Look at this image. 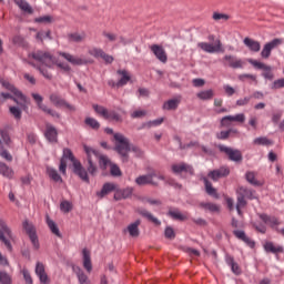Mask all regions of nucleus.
Instances as JSON below:
<instances>
[{
    "mask_svg": "<svg viewBox=\"0 0 284 284\" xmlns=\"http://www.w3.org/2000/svg\"><path fill=\"white\" fill-rule=\"evenodd\" d=\"M1 83L4 90H8L9 92H11V94L2 92L1 93L2 99H11V101H14V103L18 105V106H9L10 114H12L16 121H21L23 110H28V98L23 94V92L14 88V84H12L10 81L2 80Z\"/></svg>",
    "mask_w": 284,
    "mask_h": 284,
    "instance_id": "f257e3e1",
    "label": "nucleus"
},
{
    "mask_svg": "<svg viewBox=\"0 0 284 284\" xmlns=\"http://www.w3.org/2000/svg\"><path fill=\"white\" fill-rule=\"evenodd\" d=\"M28 59L29 65L39 70L44 79H48L49 81L52 79V73L48 72L47 68H52V65L57 63V58L52 55L50 51L36 50L29 53Z\"/></svg>",
    "mask_w": 284,
    "mask_h": 284,
    "instance_id": "f03ea898",
    "label": "nucleus"
},
{
    "mask_svg": "<svg viewBox=\"0 0 284 284\" xmlns=\"http://www.w3.org/2000/svg\"><path fill=\"white\" fill-rule=\"evenodd\" d=\"M71 161L73 165V172L79 176L84 183H90V178L88 176V171L85 168H83V164L77 158H74V153H72V150L65 148L63 149L62 158L60 160V166L59 170L61 174H65V170H68V163L65 160Z\"/></svg>",
    "mask_w": 284,
    "mask_h": 284,
    "instance_id": "7ed1b4c3",
    "label": "nucleus"
},
{
    "mask_svg": "<svg viewBox=\"0 0 284 284\" xmlns=\"http://www.w3.org/2000/svg\"><path fill=\"white\" fill-rule=\"evenodd\" d=\"M83 150L88 156V172L89 174H91L92 176H94V174H97V165L94 164V159H97V161H99V165L102 170H105L108 168V165H111L112 162H110V159L106 155H101V153H99V151L88 146V145H83ZM94 156V159H93Z\"/></svg>",
    "mask_w": 284,
    "mask_h": 284,
    "instance_id": "20e7f679",
    "label": "nucleus"
},
{
    "mask_svg": "<svg viewBox=\"0 0 284 284\" xmlns=\"http://www.w3.org/2000/svg\"><path fill=\"white\" fill-rule=\"evenodd\" d=\"M113 138L115 141V151L122 156L123 163H126L129 159L128 154L130 153V140L121 133H114Z\"/></svg>",
    "mask_w": 284,
    "mask_h": 284,
    "instance_id": "39448f33",
    "label": "nucleus"
},
{
    "mask_svg": "<svg viewBox=\"0 0 284 284\" xmlns=\"http://www.w3.org/2000/svg\"><path fill=\"white\" fill-rule=\"evenodd\" d=\"M207 39L209 41H214V43L212 44L210 42H199L197 48L202 49L203 52H207L209 54L223 52V43L221 42V40L216 39L214 34H210Z\"/></svg>",
    "mask_w": 284,
    "mask_h": 284,
    "instance_id": "423d86ee",
    "label": "nucleus"
},
{
    "mask_svg": "<svg viewBox=\"0 0 284 284\" xmlns=\"http://www.w3.org/2000/svg\"><path fill=\"white\" fill-rule=\"evenodd\" d=\"M1 245L2 247H6L7 252L12 254L14 234H12V230H10L4 223L1 224Z\"/></svg>",
    "mask_w": 284,
    "mask_h": 284,
    "instance_id": "0eeeda50",
    "label": "nucleus"
},
{
    "mask_svg": "<svg viewBox=\"0 0 284 284\" xmlns=\"http://www.w3.org/2000/svg\"><path fill=\"white\" fill-rule=\"evenodd\" d=\"M217 148L220 152L226 154L229 161H233L234 163H241L243 161V153L239 149H232L223 144H219Z\"/></svg>",
    "mask_w": 284,
    "mask_h": 284,
    "instance_id": "6e6552de",
    "label": "nucleus"
},
{
    "mask_svg": "<svg viewBox=\"0 0 284 284\" xmlns=\"http://www.w3.org/2000/svg\"><path fill=\"white\" fill-rule=\"evenodd\" d=\"M22 227L28 234L33 247L36 250H39L40 244H39V236H37V229L34 227V224L30 223L28 220H26L22 223Z\"/></svg>",
    "mask_w": 284,
    "mask_h": 284,
    "instance_id": "1a4fd4ad",
    "label": "nucleus"
},
{
    "mask_svg": "<svg viewBox=\"0 0 284 284\" xmlns=\"http://www.w3.org/2000/svg\"><path fill=\"white\" fill-rule=\"evenodd\" d=\"M31 97L36 101L39 110H42V112H45V114H49L50 116H53V119H60L61 115L59 114V112H57L55 110H52V109L48 108V105L43 104V97H41V94L32 93Z\"/></svg>",
    "mask_w": 284,
    "mask_h": 284,
    "instance_id": "9d476101",
    "label": "nucleus"
},
{
    "mask_svg": "<svg viewBox=\"0 0 284 284\" xmlns=\"http://www.w3.org/2000/svg\"><path fill=\"white\" fill-rule=\"evenodd\" d=\"M278 45H283V39L275 38L272 41L264 44L261 51L262 59H270V57H272V50L278 48Z\"/></svg>",
    "mask_w": 284,
    "mask_h": 284,
    "instance_id": "9b49d317",
    "label": "nucleus"
},
{
    "mask_svg": "<svg viewBox=\"0 0 284 284\" xmlns=\"http://www.w3.org/2000/svg\"><path fill=\"white\" fill-rule=\"evenodd\" d=\"M223 61L224 65H227L233 70H242V68H245V60L240 59L236 55H224Z\"/></svg>",
    "mask_w": 284,
    "mask_h": 284,
    "instance_id": "f8f14e48",
    "label": "nucleus"
},
{
    "mask_svg": "<svg viewBox=\"0 0 284 284\" xmlns=\"http://www.w3.org/2000/svg\"><path fill=\"white\" fill-rule=\"evenodd\" d=\"M49 99L55 108H65L67 110H69V112H75V110H77V108H74V105L68 103V101H65V99L61 98V95H59L57 93H52L49 97Z\"/></svg>",
    "mask_w": 284,
    "mask_h": 284,
    "instance_id": "ddd939ff",
    "label": "nucleus"
},
{
    "mask_svg": "<svg viewBox=\"0 0 284 284\" xmlns=\"http://www.w3.org/2000/svg\"><path fill=\"white\" fill-rule=\"evenodd\" d=\"M156 176V171H152L149 174L140 175L135 179L136 185H159V183L154 182L153 179Z\"/></svg>",
    "mask_w": 284,
    "mask_h": 284,
    "instance_id": "4468645a",
    "label": "nucleus"
},
{
    "mask_svg": "<svg viewBox=\"0 0 284 284\" xmlns=\"http://www.w3.org/2000/svg\"><path fill=\"white\" fill-rule=\"evenodd\" d=\"M150 50L153 52L158 61H161V63H168V53H165V49H163L162 45L152 44Z\"/></svg>",
    "mask_w": 284,
    "mask_h": 284,
    "instance_id": "2eb2a0df",
    "label": "nucleus"
},
{
    "mask_svg": "<svg viewBox=\"0 0 284 284\" xmlns=\"http://www.w3.org/2000/svg\"><path fill=\"white\" fill-rule=\"evenodd\" d=\"M207 176L209 179H212V181H219V179L230 176V168L221 166L220 169L210 171Z\"/></svg>",
    "mask_w": 284,
    "mask_h": 284,
    "instance_id": "dca6fc26",
    "label": "nucleus"
},
{
    "mask_svg": "<svg viewBox=\"0 0 284 284\" xmlns=\"http://www.w3.org/2000/svg\"><path fill=\"white\" fill-rule=\"evenodd\" d=\"M44 136L49 143H58L59 141V132L57 131V128L50 123L45 125Z\"/></svg>",
    "mask_w": 284,
    "mask_h": 284,
    "instance_id": "f3484780",
    "label": "nucleus"
},
{
    "mask_svg": "<svg viewBox=\"0 0 284 284\" xmlns=\"http://www.w3.org/2000/svg\"><path fill=\"white\" fill-rule=\"evenodd\" d=\"M36 274L41 284H50V276L45 273V266L43 263L38 262L36 265Z\"/></svg>",
    "mask_w": 284,
    "mask_h": 284,
    "instance_id": "a211bd4d",
    "label": "nucleus"
},
{
    "mask_svg": "<svg viewBox=\"0 0 284 284\" xmlns=\"http://www.w3.org/2000/svg\"><path fill=\"white\" fill-rule=\"evenodd\" d=\"M233 235L239 241H243V243H245V245H247L252 250H254V247L256 246V243L252 239H250L247 234H245V231L235 230L233 231Z\"/></svg>",
    "mask_w": 284,
    "mask_h": 284,
    "instance_id": "6ab92c4d",
    "label": "nucleus"
},
{
    "mask_svg": "<svg viewBox=\"0 0 284 284\" xmlns=\"http://www.w3.org/2000/svg\"><path fill=\"white\" fill-rule=\"evenodd\" d=\"M59 54L60 57H63V59H65V61H68L72 65H85L88 63V60L72 55L70 53L60 52Z\"/></svg>",
    "mask_w": 284,
    "mask_h": 284,
    "instance_id": "aec40b11",
    "label": "nucleus"
},
{
    "mask_svg": "<svg viewBox=\"0 0 284 284\" xmlns=\"http://www.w3.org/2000/svg\"><path fill=\"white\" fill-rule=\"evenodd\" d=\"M172 172H174V174H181L183 172H186V174H194V169L190 164L182 162L179 164H173Z\"/></svg>",
    "mask_w": 284,
    "mask_h": 284,
    "instance_id": "412c9836",
    "label": "nucleus"
},
{
    "mask_svg": "<svg viewBox=\"0 0 284 284\" xmlns=\"http://www.w3.org/2000/svg\"><path fill=\"white\" fill-rule=\"evenodd\" d=\"M116 190H119V185L106 182L103 184L101 191L97 193V195L100 196V199H103V196H108V194L111 192H116Z\"/></svg>",
    "mask_w": 284,
    "mask_h": 284,
    "instance_id": "4be33fe9",
    "label": "nucleus"
},
{
    "mask_svg": "<svg viewBox=\"0 0 284 284\" xmlns=\"http://www.w3.org/2000/svg\"><path fill=\"white\" fill-rule=\"evenodd\" d=\"M264 250L268 254H283L284 248L282 245H276L273 242H265Z\"/></svg>",
    "mask_w": 284,
    "mask_h": 284,
    "instance_id": "5701e85b",
    "label": "nucleus"
},
{
    "mask_svg": "<svg viewBox=\"0 0 284 284\" xmlns=\"http://www.w3.org/2000/svg\"><path fill=\"white\" fill-rule=\"evenodd\" d=\"M244 45L248 48L251 52H261V42L252 39V38H245L243 40Z\"/></svg>",
    "mask_w": 284,
    "mask_h": 284,
    "instance_id": "b1692460",
    "label": "nucleus"
},
{
    "mask_svg": "<svg viewBox=\"0 0 284 284\" xmlns=\"http://www.w3.org/2000/svg\"><path fill=\"white\" fill-rule=\"evenodd\" d=\"M136 212H138V214H140V216L148 219L154 225H161V221L159 219H156L154 215H152L148 210L139 207L136 210Z\"/></svg>",
    "mask_w": 284,
    "mask_h": 284,
    "instance_id": "393cba45",
    "label": "nucleus"
},
{
    "mask_svg": "<svg viewBox=\"0 0 284 284\" xmlns=\"http://www.w3.org/2000/svg\"><path fill=\"white\" fill-rule=\"evenodd\" d=\"M132 192H134L132 187H126L123 190L118 189L116 192L114 193V200L121 201L123 199H130V196H132Z\"/></svg>",
    "mask_w": 284,
    "mask_h": 284,
    "instance_id": "a878e982",
    "label": "nucleus"
},
{
    "mask_svg": "<svg viewBox=\"0 0 284 284\" xmlns=\"http://www.w3.org/2000/svg\"><path fill=\"white\" fill-rule=\"evenodd\" d=\"M16 6H18V8L24 12V14H33L34 13V9H32V6H30V3L26 0H14Z\"/></svg>",
    "mask_w": 284,
    "mask_h": 284,
    "instance_id": "bb28decb",
    "label": "nucleus"
},
{
    "mask_svg": "<svg viewBox=\"0 0 284 284\" xmlns=\"http://www.w3.org/2000/svg\"><path fill=\"white\" fill-rule=\"evenodd\" d=\"M181 95H176L175 98L164 102L163 110H176L179 105H181Z\"/></svg>",
    "mask_w": 284,
    "mask_h": 284,
    "instance_id": "cd10ccee",
    "label": "nucleus"
},
{
    "mask_svg": "<svg viewBox=\"0 0 284 284\" xmlns=\"http://www.w3.org/2000/svg\"><path fill=\"white\" fill-rule=\"evenodd\" d=\"M139 225H141V220H136L135 222L128 225L126 231L129 232L130 236L132 239L139 237V234H141V231H139Z\"/></svg>",
    "mask_w": 284,
    "mask_h": 284,
    "instance_id": "c85d7f7f",
    "label": "nucleus"
},
{
    "mask_svg": "<svg viewBox=\"0 0 284 284\" xmlns=\"http://www.w3.org/2000/svg\"><path fill=\"white\" fill-rule=\"evenodd\" d=\"M83 267L87 272H92V258L88 248L82 250Z\"/></svg>",
    "mask_w": 284,
    "mask_h": 284,
    "instance_id": "c756f323",
    "label": "nucleus"
},
{
    "mask_svg": "<svg viewBox=\"0 0 284 284\" xmlns=\"http://www.w3.org/2000/svg\"><path fill=\"white\" fill-rule=\"evenodd\" d=\"M73 272L75 273L80 284H92V282H90V278L88 277V275H85V273L83 272V270H81V267L73 266Z\"/></svg>",
    "mask_w": 284,
    "mask_h": 284,
    "instance_id": "7c9ffc66",
    "label": "nucleus"
},
{
    "mask_svg": "<svg viewBox=\"0 0 284 284\" xmlns=\"http://www.w3.org/2000/svg\"><path fill=\"white\" fill-rule=\"evenodd\" d=\"M118 74H120L121 79L116 82V88H123V85H128L131 77L126 70H118Z\"/></svg>",
    "mask_w": 284,
    "mask_h": 284,
    "instance_id": "2f4dec72",
    "label": "nucleus"
},
{
    "mask_svg": "<svg viewBox=\"0 0 284 284\" xmlns=\"http://www.w3.org/2000/svg\"><path fill=\"white\" fill-rule=\"evenodd\" d=\"M168 216L173 219V221H186L187 220V216L185 214L181 213V211H179V209H170L168 212Z\"/></svg>",
    "mask_w": 284,
    "mask_h": 284,
    "instance_id": "473e14b6",
    "label": "nucleus"
},
{
    "mask_svg": "<svg viewBox=\"0 0 284 284\" xmlns=\"http://www.w3.org/2000/svg\"><path fill=\"white\" fill-rule=\"evenodd\" d=\"M260 219L265 225H270L271 227H276V225H278V219L274 216H270L267 214H260Z\"/></svg>",
    "mask_w": 284,
    "mask_h": 284,
    "instance_id": "72a5a7b5",
    "label": "nucleus"
},
{
    "mask_svg": "<svg viewBox=\"0 0 284 284\" xmlns=\"http://www.w3.org/2000/svg\"><path fill=\"white\" fill-rule=\"evenodd\" d=\"M68 42L69 43H81V41H83V39H85V33H69L67 36Z\"/></svg>",
    "mask_w": 284,
    "mask_h": 284,
    "instance_id": "f704fd0d",
    "label": "nucleus"
},
{
    "mask_svg": "<svg viewBox=\"0 0 284 284\" xmlns=\"http://www.w3.org/2000/svg\"><path fill=\"white\" fill-rule=\"evenodd\" d=\"M47 225L49 230H51L52 234H55V236H59L61 239V231H59V226H57V223L50 219V215L45 216Z\"/></svg>",
    "mask_w": 284,
    "mask_h": 284,
    "instance_id": "c9c22d12",
    "label": "nucleus"
},
{
    "mask_svg": "<svg viewBox=\"0 0 284 284\" xmlns=\"http://www.w3.org/2000/svg\"><path fill=\"white\" fill-rule=\"evenodd\" d=\"M196 97L201 101H211V99H214V90L209 89L205 91H201V92L196 93Z\"/></svg>",
    "mask_w": 284,
    "mask_h": 284,
    "instance_id": "e433bc0d",
    "label": "nucleus"
},
{
    "mask_svg": "<svg viewBox=\"0 0 284 284\" xmlns=\"http://www.w3.org/2000/svg\"><path fill=\"white\" fill-rule=\"evenodd\" d=\"M200 207H202V210H205L207 212H221V206H219L217 204L214 203H210V202H202L200 203Z\"/></svg>",
    "mask_w": 284,
    "mask_h": 284,
    "instance_id": "4c0bfd02",
    "label": "nucleus"
},
{
    "mask_svg": "<svg viewBox=\"0 0 284 284\" xmlns=\"http://www.w3.org/2000/svg\"><path fill=\"white\" fill-rule=\"evenodd\" d=\"M105 119L108 121H115V123H122L123 122V118L121 116V114H119V112H116L114 110L108 111Z\"/></svg>",
    "mask_w": 284,
    "mask_h": 284,
    "instance_id": "58836bf2",
    "label": "nucleus"
},
{
    "mask_svg": "<svg viewBox=\"0 0 284 284\" xmlns=\"http://www.w3.org/2000/svg\"><path fill=\"white\" fill-rule=\"evenodd\" d=\"M202 180L205 185L206 194H209L210 196H216V189H214V186H212V182H210V180H207V178H203Z\"/></svg>",
    "mask_w": 284,
    "mask_h": 284,
    "instance_id": "ea45409f",
    "label": "nucleus"
},
{
    "mask_svg": "<svg viewBox=\"0 0 284 284\" xmlns=\"http://www.w3.org/2000/svg\"><path fill=\"white\" fill-rule=\"evenodd\" d=\"M254 145H274V141L267 139V136H260L253 141Z\"/></svg>",
    "mask_w": 284,
    "mask_h": 284,
    "instance_id": "a19ab883",
    "label": "nucleus"
},
{
    "mask_svg": "<svg viewBox=\"0 0 284 284\" xmlns=\"http://www.w3.org/2000/svg\"><path fill=\"white\" fill-rule=\"evenodd\" d=\"M36 39H37V41H40L41 43H43L44 39H49L51 41L52 32L51 31H39L36 34Z\"/></svg>",
    "mask_w": 284,
    "mask_h": 284,
    "instance_id": "79ce46f5",
    "label": "nucleus"
},
{
    "mask_svg": "<svg viewBox=\"0 0 284 284\" xmlns=\"http://www.w3.org/2000/svg\"><path fill=\"white\" fill-rule=\"evenodd\" d=\"M1 174L2 176H7V179H12V176H14V171L10 166L1 164Z\"/></svg>",
    "mask_w": 284,
    "mask_h": 284,
    "instance_id": "37998d69",
    "label": "nucleus"
},
{
    "mask_svg": "<svg viewBox=\"0 0 284 284\" xmlns=\"http://www.w3.org/2000/svg\"><path fill=\"white\" fill-rule=\"evenodd\" d=\"M245 176H246V181L251 183V185H261V182H258L256 179V173L250 171V172H246Z\"/></svg>",
    "mask_w": 284,
    "mask_h": 284,
    "instance_id": "c03bdc74",
    "label": "nucleus"
},
{
    "mask_svg": "<svg viewBox=\"0 0 284 284\" xmlns=\"http://www.w3.org/2000/svg\"><path fill=\"white\" fill-rule=\"evenodd\" d=\"M232 132L236 133L237 131L234 129H230L227 131H221L220 133L216 134V139H219L220 141H226V139H230V135L232 134Z\"/></svg>",
    "mask_w": 284,
    "mask_h": 284,
    "instance_id": "a18cd8bd",
    "label": "nucleus"
},
{
    "mask_svg": "<svg viewBox=\"0 0 284 284\" xmlns=\"http://www.w3.org/2000/svg\"><path fill=\"white\" fill-rule=\"evenodd\" d=\"M247 61H248V63H251V65L253 68H256L257 70H270V65H266L263 62H258V61L253 60V59H248Z\"/></svg>",
    "mask_w": 284,
    "mask_h": 284,
    "instance_id": "49530a36",
    "label": "nucleus"
},
{
    "mask_svg": "<svg viewBox=\"0 0 284 284\" xmlns=\"http://www.w3.org/2000/svg\"><path fill=\"white\" fill-rule=\"evenodd\" d=\"M14 45H18L19 48H28V41H26V38L21 36H16L13 38Z\"/></svg>",
    "mask_w": 284,
    "mask_h": 284,
    "instance_id": "de8ad7c7",
    "label": "nucleus"
},
{
    "mask_svg": "<svg viewBox=\"0 0 284 284\" xmlns=\"http://www.w3.org/2000/svg\"><path fill=\"white\" fill-rule=\"evenodd\" d=\"M93 110L94 112H97V114H99L100 116H103V119H106L108 112H109L108 109L99 104H93Z\"/></svg>",
    "mask_w": 284,
    "mask_h": 284,
    "instance_id": "09e8293b",
    "label": "nucleus"
},
{
    "mask_svg": "<svg viewBox=\"0 0 284 284\" xmlns=\"http://www.w3.org/2000/svg\"><path fill=\"white\" fill-rule=\"evenodd\" d=\"M84 123L89 125V128H92V130H99V128H101L99 121H97V119L93 118H87Z\"/></svg>",
    "mask_w": 284,
    "mask_h": 284,
    "instance_id": "8fccbe9b",
    "label": "nucleus"
},
{
    "mask_svg": "<svg viewBox=\"0 0 284 284\" xmlns=\"http://www.w3.org/2000/svg\"><path fill=\"white\" fill-rule=\"evenodd\" d=\"M48 174H49L50 179H52V181H55V183L63 181L61 179V175H59V172H57V170H54V169H48Z\"/></svg>",
    "mask_w": 284,
    "mask_h": 284,
    "instance_id": "3c124183",
    "label": "nucleus"
},
{
    "mask_svg": "<svg viewBox=\"0 0 284 284\" xmlns=\"http://www.w3.org/2000/svg\"><path fill=\"white\" fill-rule=\"evenodd\" d=\"M102 37H104V39H106L110 43H114V41H116L119 36L110 31H103Z\"/></svg>",
    "mask_w": 284,
    "mask_h": 284,
    "instance_id": "603ef678",
    "label": "nucleus"
},
{
    "mask_svg": "<svg viewBox=\"0 0 284 284\" xmlns=\"http://www.w3.org/2000/svg\"><path fill=\"white\" fill-rule=\"evenodd\" d=\"M60 210L64 214H68L69 212H72V204L70 202H68V201H62L60 203Z\"/></svg>",
    "mask_w": 284,
    "mask_h": 284,
    "instance_id": "864d4df0",
    "label": "nucleus"
},
{
    "mask_svg": "<svg viewBox=\"0 0 284 284\" xmlns=\"http://www.w3.org/2000/svg\"><path fill=\"white\" fill-rule=\"evenodd\" d=\"M52 21H54L52 16H42L34 19L36 23H52Z\"/></svg>",
    "mask_w": 284,
    "mask_h": 284,
    "instance_id": "5fc2aeb1",
    "label": "nucleus"
},
{
    "mask_svg": "<svg viewBox=\"0 0 284 284\" xmlns=\"http://www.w3.org/2000/svg\"><path fill=\"white\" fill-rule=\"evenodd\" d=\"M233 121H232V115H225L221 119V128H230V125H232Z\"/></svg>",
    "mask_w": 284,
    "mask_h": 284,
    "instance_id": "6e6d98bb",
    "label": "nucleus"
},
{
    "mask_svg": "<svg viewBox=\"0 0 284 284\" xmlns=\"http://www.w3.org/2000/svg\"><path fill=\"white\" fill-rule=\"evenodd\" d=\"M103 53L104 51L99 48H93L89 50V54H91V57H94L95 59H101Z\"/></svg>",
    "mask_w": 284,
    "mask_h": 284,
    "instance_id": "4d7b16f0",
    "label": "nucleus"
},
{
    "mask_svg": "<svg viewBox=\"0 0 284 284\" xmlns=\"http://www.w3.org/2000/svg\"><path fill=\"white\" fill-rule=\"evenodd\" d=\"M1 284H12V275L1 272Z\"/></svg>",
    "mask_w": 284,
    "mask_h": 284,
    "instance_id": "13d9d810",
    "label": "nucleus"
},
{
    "mask_svg": "<svg viewBox=\"0 0 284 284\" xmlns=\"http://www.w3.org/2000/svg\"><path fill=\"white\" fill-rule=\"evenodd\" d=\"M164 236L172 241L176 237V233H174V229H172V226H168L164 231Z\"/></svg>",
    "mask_w": 284,
    "mask_h": 284,
    "instance_id": "bf43d9fd",
    "label": "nucleus"
},
{
    "mask_svg": "<svg viewBox=\"0 0 284 284\" xmlns=\"http://www.w3.org/2000/svg\"><path fill=\"white\" fill-rule=\"evenodd\" d=\"M252 225L261 234H265V232H267V226H265V224H263V223L253 222Z\"/></svg>",
    "mask_w": 284,
    "mask_h": 284,
    "instance_id": "052dcab7",
    "label": "nucleus"
},
{
    "mask_svg": "<svg viewBox=\"0 0 284 284\" xmlns=\"http://www.w3.org/2000/svg\"><path fill=\"white\" fill-rule=\"evenodd\" d=\"M241 192H243L242 196H244V199H255L254 191L250 189L241 187Z\"/></svg>",
    "mask_w": 284,
    "mask_h": 284,
    "instance_id": "680f3d73",
    "label": "nucleus"
},
{
    "mask_svg": "<svg viewBox=\"0 0 284 284\" xmlns=\"http://www.w3.org/2000/svg\"><path fill=\"white\" fill-rule=\"evenodd\" d=\"M213 19H214V21H221V19L223 21H229L230 20V16H227L225 13L215 12V13H213Z\"/></svg>",
    "mask_w": 284,
    "mask_h": 284,
    "instance_id": "e2e57ef3",
    "label": "nucleus"
},
{
    "mask_svg": "<svg viewBox=\"0 0 284 284\" xmlns=\"http://www.w3.org/2000/svg\"><path fill=\"white\" fill-rule=\"evenodd\" d=\"M281 88H284V79L275 80L271 87V90H281Z\"/></svg>",
    "mask_w": 284,
    "mask_h": 284,
    "instance_id": "0e129e2a",
    "label": "nucleus"
},
{
    "mask_svg": "<svg viewBox=\"0 0 284 284\" xmlns=\"http://www.w3.org/2000/svg\"><path fill=\"white\" fill-rule=\"evenodd\" d=\"M231 121H235L236 123H245V114L239 113L236 115H231Z\"/></svg>",
    "mask_w": 284,
    "mask_h": 284,
    "instance_id": "69168bd1",
    "label": "nucleus"
},
{
    "mask_svg": "<svg viewBox=\"0 0 284 284\" xmlns=\"http://www.w3.org/2000/svg\"><path fill=\"white\" fill-rule=\"evenodd\" d=\"M110 172L112 176H121V169L116 164L111 163Z\"/></svg>",
    "mask_w": 284,
    "mask_h": 284,
    "instance_id": "338daca9",
    "label": "nucleus"
},
{
    "mask_svg": "<svg viewBox=\"0 0 284 284\" xmlns=\"http://www.w3.org/2000/svg\"><path fill=\"white\" fill-rule=\"evenodd\" d=\"M247 205V202L245 201V195H239L237 196V203L236 207H245Z\"/></svg>",
    "mask_w": 284,
    "mask_h": 284,
    "instance_id": "774afa93",
    "label": "nucleus"
}]
</instances>
